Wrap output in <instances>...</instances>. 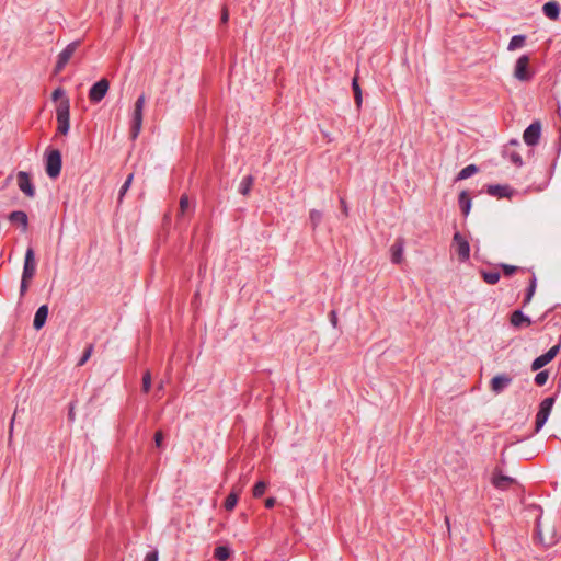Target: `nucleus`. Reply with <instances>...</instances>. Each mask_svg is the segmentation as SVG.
<instances>
[{
  "label": "nucleus",
  "mask_w": 561,
  "mask_h": 561,
  "mask_svg": "<svg viewBox=\"0 0 561 561\" xmlns=\"http://www.w3.org/2000/svg\"><path fill=\"white\" fill-rule=\"evenodd\" d=\"M403 239L399 238L391 247V260L393 263L399 264L403 259Z\"/></svg>",
  "instance_id": "nucleus-17"
},
{
  "label": "nucleus",
  "mask_w": 561,
  "mask_h": 561,
  "mask_svg": "<svg viewBox=\"0 0 561 561\" xmlns=\"http://www.w3.org/2000/svg\"><path fill=\"white\" fill-rule=\"evenodd\" d=\"M162 389H163V382H160L158 386V390H162Z\"/></svg>",
  "instance_id": "nucleus-49"
},
{
  "label": "nucleus",
  "mask_w": 561,
  "mask_h": 561,
  "mask_svg": "<svg viewBox=\"0 0 561 561\" xmlns=\"http://www.w3.org/2000/svg\"><path fill=\"white\" fill-rule=\"evenodd\" d=\"M150 387H151V375H150V371L147 370L142 377V391L148 392L150 390Z\"/></svg>",
  "instance_id": "nucleus-35"
},
{
  "label": "nucleus",
  "mask_w": 561,
  "mask_h": 561,
  "mask_svg": "<svg viewBox=\"0 0 561 561\" xmlns=\"http://www.w3.org/2000/svg\"><path fill=\"white\" fill-rule=\"evenodd\" d=\"M110 88V82L107 79L102 78L98 82H95L90 91H89V99L92 103L96 104L101 102L104 96L106 95Z\"/></svg>",
  "instance_id": "nucleus-6"
},
{
  "label": "nucleus",
  "mask_w": 561,
  "mask_h": 561,
  "mask_svg": "<svg viewBox=\"0 0 561 561\" xmlns=\"http://www.w3.org/2000/svg\"><path fill=\"white\" fill-rule=\"evenodd\" d=\"M266 490V483L264 481L257 482L253 488V496L260 497L264 494Z\"/></svg>",
  "instance_id": "nucleus-33"
},
{
  "label": "nucleus",
  "mask_w": 561,
  "mask_h": 561,
  "mask_svg": "<svg viewBox=\"0 0 561 561\" xmlns=\"http://www.w3.org/2000/svg\"><path fill=\"white\" fill-rule=\"evenodd\" d=\"M133 179H134V174L130 173L127 176V179H126L125 183L123 184V186L121 187L119 194H118V202L119 203L122 202V199H123L124 195L126 194V192L129 190V187H130V185L133 183Z\"/></svg>",
  "instance_id": "nucleus-30"
},
{
  "label": "nucleus",
  "mask_w": 561,
  "mask_h": 561,
  "mask_svg": "<svg viewBox=\"0 0 561 561\" xmlns=\"http://www.w3.org/2000/svg\"><path fill=\"white\" fill-rule=\"evenodd\" d=\"M491 483L494 488L499 490H507L511 485L516 483V481L512 477L503 474L501 470L496 468L492 472Z\"/></svg>",
  "instance_id": "nucleus-9"
},
{
  "label": "nucleus",
  "mask_w": 561,
  "mask_h": 561,
  "mask_svg": "<svg viewBox=\"0 0 561 561\" xmlns=\"http://www.w3.org/2000/svg\"><path fill=\"white\" fill-rule=\"evenodd\" d=\"M459 207L465 216H468L471 208V198L467 191H462L458 198Z\"/></svg>",
  "instance_id": "nucleus-19"
},
{
  "label": "nucleus",
  "mask_w": 561,
  "mask_h": 561,
  "mask_svg": "<svg viewBox=\"0 0 561 561\" xmlns=\"http://www.w3.org/2000/svg\"><path fill=\"white\" fill-rule=\"evenodd\" d=\"M48 317V307L46 305L41 306L34 317L33 327L35 330H41Z\"/></svg>",
  "instance_id": "nucleus-16"
},
{
  "label": "nucleus",
  "mask_w": 561,
  "mask_h": 561,
  "mask_svg": "<svg viewBox=\"0 0 561 561\" xmlns=\"http://www.w3.org/2000/svg\"><path fill=\"white\" fill-rule=\"evenodd\" d=\"M15 415L16 413H14L11 422H10V428H9V435L11 436L12 435V431H13V424H14V420H15Z\"/></svg>",
  "instance_id": "nucleus-44"
},
{
  "label": "nucleus",
  "mask_w": 561,
  "mask_h": 561,
  "mask_svg": "<svg viewBox=\"0 0 561 561\" xmlns=\"http://www.w3.org/2000/svg\"><path fill=\"white\" fill-rule=\"evenodd\" d=\"M513 161L516 162V163H520L522 159L518 156H513Z\"/></svg>",
  "instance_id": "nucleus-47"
},
{
  "label": "nucleus",
  "mask_w": 561,
  "mask_h": 561,
  "mask_svg": "<svg viewBox=\"0 0 561 561\" xmlns=\"http://www.w3.org/2000/svg\"><path fill=\"white\" fill-rule=\"evenodd\" d=\"M535 289H536V282H535V279H533L531 283H530L527 296L525 298V302L526 304L530 301V299H531V297H533V295L535 293Z\"/></svg>",
  "instance_id": "nucleus-38"
},
{
  "label": "nucleus",
  "mask_w": 561,
  "mask_h": 561,
  "mask_svg": "<svg viewBox=\"0 0 561 561\" xmlns=\"http://www.w3.org/2000/svg\"><path fill=\"white\" fill-rule=\"evenodd\" d=\"M92 352H93V345H89V346L85 348V351H84V353H83L82 357H81V358H80V360L78 362V365H79V366L84 365V364L89 360V358L91 357Z\"/></svg>",
  "instance_id": "nucleus-36"
},
{
  "label": "nucleus",
  "mask_w": 561,
  "mask_h": 561,
  "mask_svg": "<svg viewBox=\"0 0 561 561\" xmlns=\"http://www.w3.org/2000/svg\"><path fill=\"white\" fill-rule=\"evenodd\" d=\"M36 273V262L34 256V251L32 248H28L25 253L24 259V266H23V273H22V279H21V295L23 296L30 286V283L32 278L34 277Z\"/></svg>",
  "instance_id": "nucleus-1"
},
{
  "label": "nucleus",
  "mask_w": 561,
  "mask_h": 561,
  "mask_svg": "<svg viewBox=\"0 0 561 561\" xmlns=\"http://www.w3.org/2000/svg\"><path fill=\"white\" fill-rule=\"evenodd\" d=\"M254 179L252 175L244 176L239 185V192L240 194L247 196L249 195L252 185H253Z\"/></svg>",
  "instance_id": "nucleus-23"
},
{
  "label": "nucleus",
  "mask_w": 561,
  "mask_h": 561,
  "mask_svg": "<svg viewBox=\"0 0 561 561\" xmlns=\"http://www.w3.org/2000/svg\"><path fill=\"white\" fill-rule=\"evenodd\" d=\"M529 58L527 56H522L517 59L514 77L520 81H527L530 79V72L528 71Z\"/></svg>",
  "instance_id": "nucleus-12"
},
{
  "label": "nucleus",
  "mask_w": 561,
  "mask_h": 561,
  "mask_svg": "<svg viewBox=\"0 0 561 561\" xmlns=\"http://www.w3.org/2000/svg\"><path fill=\"white\" fill-rule=\"evenodd\" d=\"M241 489L242 488H233L231 493L227 496L226 501H225V508L227 511H232L237 503H238V499H239V494L241 492Z\"/></svg>",
  "instance_id": "nucleus-21"
},
{
  "label": "nucleus",
  "mask_w": 561,
  "mask_h": 561,
  "mask_svg": "<svg viewBox=\"0 0 561 561\" xmlns=\"http://www.w3.org/2000/svg\"><path fill=\"white\" fill-rule=\"evenodd\" d=\"M190 208V199L186 194H183L180 198V210H179V217H182L186 214L187 209Z\"/></svg>",
  "instance_id": "nucleus-29"
},
{
  "label": "nucleus",
  "mask_w": 561,
  "mask_h": 561,
  "mask_svg": "<svg viewBox=\"0 0 561 561\" xmlns=\"http://www.w3.org/2000/svg\"><path fill=\"white\" fill-rule=\"evenodd\" d=\"M352 87H353V91H354L355 103H356L357 107H359L362 105L363 98H362V90L359 88L356 77L353 79Z\"/></svg>",
  "instance_id": "nucleus-28"
},
{
  "label": "nucleus",
  "mask_w": 561,
  "mask_h": 561,
  "mask_svg": "<svg viewBox=\"0 0 561 561\" xmlns=\"http://www.w3.org/2000/svg\"><path fill=\"white\" fill-rule=\"evenodd\" d=\"M162 442H163V434L161 431H158L156 434H154V443H156V446L157 447H161L162 446Z\"/></svg>",
  "instance_id": "nucleus-39"
},
{
  "label": "nucleus",
  "mask_w": 561,
  "mask_h": 561,
  "mask_svg": "<svg viewBox=\"0 0 561 561\" xmlns=\"http://www.w3.org/2000/svg\"><path fill=\"white\" fill-rule=\"evenodd\" d=\"M229 19V12H228V9L227 8H224L222 12H221V22L222 23H226Z\"/></svg>",
  "instance_id": "nucleus-42"
},
{
  "label": "nucleus",
  "mask_w": 561,
  "mask_h": 561,
  "mask_svg": "<svg viewBox=\"0 0 561 561\" xmlns=\"http://www.w3.org/2000/svg\"><path fill=\"white\" fill-rule=\"evenodd\" d=\"M309 219H310L312 227L316 228L322 219V213L317 209H311L309 213Z\"/></svg>",
  "instance_id": "nucleus-32"
},
{
  "label": "nucleus",
  "mask_w": 561,
  "mask_h": 561,
  "mask_svg": "<svg viewBox=\"0 0 561 561\" xmlns=\"http://www.w3.org/2000/svg\"><path fill=\"white\" fill-rule=\"evenodd\" d=\"M230 556V549L226 546H219L214 551V557L219 561H226Z\"/></svg>",
  "instance_id": "nucleus-26"
},
{
  "label": "nucleus",
  "mask_w": 561,
  "mask_h": 561,
  "mask_svg": "<svg viewBox=\"0 0 561 561\" xmlns=\"http://www.w3.org/2000/svg\"><path fill=\"white\" fill-rule=\"evenodd\" d=\"M144 561H158V552H157V551H153V552L148 553V554L145 557V560H144Z\"/></svg>",
  "instance_id": "nucleus-41"
},
{
  "label": "nucleus",
  "mask_w": 561,
  "mask_h": 561,
  "mask_svg": "<svg viewBox=\"0 0 561 561\" xmlns=\"http://www.w3.org/2000/svg\"><path fill=\"white\" fill-rule=\"evenodd\" d=\"M64 95L65 91L61 88H58L53 92L51 98L54 101H57L58 99L64 98Z\"/></svg>",
  "instance_id": "nucleus-40"
},
{
  "label": "nucleus",
  "mask_w": 561,
  "mask_h": 561,
  "mask_svg": "<svg viewBox=\"0 0 561 561\" xmlns=\"http://www.w3.org/2000/svg\"><path fill=\"white\" fill-rule=\"evenodd\" d=\"M511 382H512V378L508 375H506V374L496 375L492 378L490 388L493 392L500 393L504 390V388H506L508 385H511Z\"/></svg>",
  "instance_id": "nucleus-14"
},
{
  "label": "nucleus",
  "mask_w": 561,
  "mask_h": 561,
  "mask_svg": "<svg viewBox=\"0 0 561 561\" xmlns=\"http://www.w3.org/2000/svg\"><path fill=\"white\" fill-rule=\"evenodd\" d=\"M541 133V125L539 122L531 123L524 131L523 139L528 146L538 144Z\"/></svg>",
  "instance_id": "nucleus-11"
},
{
  "label": "nucleus",
  "mask_w": 561,
  "mask_h": 561,
  "mask_svg": "<svg viewBox=\"0 0 561 561\" xmlns=\"http://www.w3.org/2000/svg\"><path fill=\"white\" fill-rule=\"evenodd\" d=\"M537 535H538V539H539V541H540L542 545H545V546H551V545L554 542L553 537H551V538H549V539H547V538L545 537L543 531H542V526H541V524H540L539 522H538V524H537Z\"/></svg>",
  "instance_id": "nucleus-31"
},
{
  "label": "nucleus",
  "mask_w": 561,
  "mask_h": 561,
  "mask_svg": "<svg viewBox=\"0 0 561 561\" xmlns=\"http://www.w3.org/2000/svg\"><path fill=\"white\" fill-rule=\"evenodd\" d=\"M549 374L547 370L539 371L535 377V382L538 386H543L548 380Z\"/></svg>",
  "instance_id": "nucleus-34"
},
{
  "label": "nucleus",
  "mask_w": 561,
  "mask_h": 561,
  "mask_svg": "<svg viewBox=\"0 0 561 561\" xmlns=\"http://www.w3.org/2000/svg\"><path fill=\"white\" fill-rule=\"evenodd\" d=\"M478 172V168L474 164L467 165L457 175V180H466Z\"/></svg>",
  "instance_id": "nucleus-24"
},
{
  "label": "nucleus",
  "mask_w": 561,
  "mask_h": 561,
  "mask_svg": "<svg viewBox=\"0 0 561 561\" xmlns=\"http://www.w3.org/2000/svg\"><path fill=\"white\" fill-rule=\"evenodd\" d=\"M561 348V344L552 346L547 353L537 357L531 364V370L536 371L549 364L558 354Z\"/></svg>",
  "instance_id": "nucleus-10"
},
{
  "label": "nucleus",
  "mask_w": 561,
  "mask_h": 561,
  "mask_svg": "<svg viewBox=\"0 0 561 561\" xmlns=\"http://www.w3.org/2000/svg\"><path fill=\"white\" fill-rule=\"evenodd\" d=\"M61 170V154L57 149L51 150L46 158V173L49 178L56 179Z\"/></svg>",
  "instance_id": "nucleus-4"
},
{
  "label": "nucleus",
  "mask_w": 561,
  "mask_h": 561,
  "mask_svg": "<svg viewBox=\"0 0 561 561\" xmlns=\"http://www.w3.org/2000/svg\"><path fill=\"white\" fill-rule=\"evenodd\" d=\"M332 318H331V322L334 327H336V323H337V319H336V316L334 312L331 313Z\"/></svg>",
  "instance_id": "nucleus-46"
},
{
  "label": "nucleus",
  "mask_w": 561,
  "mask_h": 561,
  "mask_svg": "<svg viewBox=\"0 0 561 561\" xmlns=\"http://www.w3.org/2000/svg\"><path fill=\"white\" fill-rule=\"evenodd\" d=\"M526 37L524 35H515L511 38L508 43V50H515L517 48H520L525 44Z\"/></svg>",
  "instance_id": "nucleus-25"
},
{
  "label": "nucleus",
  "mask_w": 561,
  "mask_h": 561,
  "mask_svg": "<svg viewBox=\"0 0 561 561\" xmlns=\"http://www.w3.org/2000/svg\"><path fill=\"white\" fill-rule=\"evenodd\" d=\"M9 220L12 224L21 225L23 231L27 230L28 219H27V215L24 211H22V210L12 211L9 215Z\"/></svg>",
  "instance_id": "nucleus-18"
},
{
  "label": "nucleus",
  "mask_w": 561,
  "mask_h": 561,
  "mask_svg": "<svg viewBox=\"0 0 561 561\" xmlns=\"http://www.w3.org/2000/svg\"><path fill=\"white\" fill-rule=\"evenodd\" d=\"M16 181L19 188L28 197H34L35 188L31 182V178L28 173L24 171H20L16 174Z\"/></svg>",
  "instance_id": "nucleus-13"
},
{
  "label": "nucleus",
  "mask_w": 561,
  "mask_h": 561,
  "mask_svg": "<svg viewBox=\"0 0 561 561\" xmlns=\"http://www.w3.org/2000/svg\"><path fill=\"white\" fill-rule=\"evenodd\" d=\"M69 417H70V419H73V417H75V414H73L72 408H71V409H70V411H69Z\"/></svg>",
  "instance_id": "nucleus-48"
},
{
  "label": "nucleus",
  "mask_w": 561,
  "mask_h": 561,
  "mask_svg": "<svg viewBox=\"0 0 561 561\" xmlns=\"http://www.w3.org/2000/svg\"><path fill=\"white\" fill-rule=\"evenodd\" d=\"M482 277L485 283H488L490 285H494L500 279V273L496 271L482 272Z\"/></svg>",
  "instance_id": "nucleus-27"
},
{
  "label": "nucleus",
  "mask_w": 561,
  "mask_h": 561,
  "mask_svg": "<svg viewBox=\"0 0 561 561\" xmlns=\"http://www.w3.org/2000/svg\"><path fill=\"white\" fill-rule=\"evenodd\" d=\"M553 403L554 399L551 397L543 399L542 402L540 403L539 411L536 415V432H538L547 422Z\"/></svg>",
  "instance_id": "nucleus-7"
},
{
  "label": "nucleus",
  "mask_w": 561,
  "mask_h": 561,
  "mask_svg": "<svg viewBox=\"0 0 561 561\" xmlns=\"http://www.w3.org/2000/svg\"><path fill=\"white\" fill-rule=\"evenodd\" d=\"M511 323L514 327H520L523 324L529 325L531 321L528 317L524 316L522 311L516 310L511 316Z\"/></svg>",
  "instance_id": "nucleus-22"
},
{
  "label": "nucleus",
  "mask_w": 561,
  "mask_h": 561,
  "mask_svg": "<svg viewBox=\"0 0 561 561\" xmlns=\"http://www.w3.org/2000/svg\"><path fill=\"white\" fill-rule=\"evenodd\" d=\"M486 191L492 196L507 197L511 188L507 185H489Z\"/></svg>",
  "instance_id": "nucleus-20"
},
{
  "label": "nucleus",
  "mask_w": 561,
  "mask_h": 561,
  "mask_svg": "<svg viewBox=\"0 0 561 561\" xmlns=\"http://www.w3.org/2000/svg\"><path fill=\"white\" fill-rule=\"evenodd\" d=\"M453 248H454L459 261L465 262L469 259V256H470L469 242L459 232H456L453 237Z\"/></svg>",
  "instance_id": "nucleus-5"
},
{
  "label": "nucleus",
  "mask_w": 561,
  "mask_h": 561,
  "mask_svg": "<svg viewBox=\"0 0 561 561\" xmlns=\"http://www.w3.org/2000/svg\"><path fill=\"white\" fill-rule=\"evenodd\" d=\"M69 111H70L69 100L67 98H64L56 108L58 131L62 135H66L70 128Z\"/></svg>",
  "instance_id": "nucleus-3"
},
{
  "label": "nucleus",
  "mask_w": 561,
  "mask_h": 561,
  "mask_svg": "<svg viewBox=\"0 0 561 561\" xmlns=\"http://www.w3.org/2000/svg\"><path fill=\"white\" fill-rule=\"evenodd\" d=\"M543 14L552 21H557L560 15V4L557 1H548L542 7Z\"/></svg>",
  "instance_id": "nucleus-15"
},
{
  "label": "nucleus",
  "mask_w": 561,
  "mask_h": 561,
  "mask_svg": "<svg viewBox=\"0 0 561 561\" xmlns=\"http://www.w3.org/2000/svg\"><path fill=\"white\" fill-rule=\"evenodd\" d=\"M501 268L503 270V272L506 276H511L518 270L517 266L510 265V264H501Z\"/></svg>",
  "instance_id": "nucleus-37"
},
{
  "label": "nucleus",
  "mask_w": 561,
  "mask_h": 561,
  "mask_svg": "<svg viewBox=\"0 0 561 561\" xmlns=\"http://www.w3.org/2000/svg\"><path fill=\"white\" fill-rule=\"evenodd\" d=\"M276 500L274 497H268L265 500V506L267 508H272L275 505Z\"/></svg>",
  "instance_id": "nucleus-43"
},
{
  "label": "nucleus",
  "mask_w": 561,
  "mask_h": 561,
  "mask_svg": "<svg viewBox=\"0 0 561 561\" xmlns=\"http://www.w3.org/2000/svg\"><path fill=\"white\" fill-rule=\"evenodd\" d=\"M342 210L345 215H347V206L343 199H341Z\"/></svg>",
  "instance_id": "nucleus-45"
},
{
  "label": "nucleus",
  "mask_w": 561,
  "mask_h": 561,
  "mask_svg": "<svg viewBox=\"0 0 561 561\" xmlns=\"http://www.w3.org/2000/svg\"><path fill=\"white\" fill-rule=\"evenodd\" d=\"M145 105L146 96L141 94L136 100L131 113L130 137L133 140H135L141 131Z\"/></svg>",
  "instance_id": "nucleus-2"
},
{
  "label": "nucleus",
  "mask_w": 561,
  "mask_h": 561,
  "mask_svg": "<svg viewBox=\"0 0 561 561\" xmlns=\"http://www.w3.org/2000/svg\"><path fill=\"white\" fill-rule=\"evenodd\" d=\"M79 45H80L79 41L72 42L58 55V60L55 66L56 73L60 72L65 68V66L70 60V58L73 56V54L77 50V48L79 47Z\"/></svg>",
  "instance_id": "nucleus-8"
}]
</instances>
